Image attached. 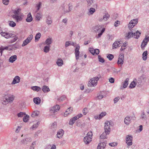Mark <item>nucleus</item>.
<instances>
[{
  "label": "nucleus",
  "mask_w": 149,
  "mask_h": 149,
  "mask_svg": "<svg viewBox=\"0 0 149 149\" xmlns=\"http://www.w3.org/2000/svg\"><path fill=\"white\" fill-rule=\"evenodd\" d=\"M72 3H69L68 4V10H65V9L64 10V12L65 13L69 12L71 10H72Z\"/></svg>",
  "instance_id": "nucleus-33"
},
{
  "label": "nucleus",
  "mask_w": 149,
  "mask_h": 149,
  "mask_svg": "<svg viewBox=\"0 0 149 149\" xmlns=\"http://www.w3.org/2000/svg\"><path fill=\"white\" fill-rule=\"evenodd\" d=\"M99 50L98 49H95V51L94 52V54H95L96 55H98L99 54Z\"/></svg>",
  "instance_id": "nucleus-64"
},
{
  "label": "nucleus",
  "mask_w": 149,
  "mask_h": 149,
  "mask_svg": "<svg viewBox=\"0 0 149 149\" xmlns=\"http://www.w3.org/2000/svg\"><path fill=\"white\" fill-rule=\"evenodd\" d=\"M20 77L18 76H17L14 78L11 84H15L19 83L20 82Z\"/></svg>",
  "instance_id": "nucleus-16"
},
{
  "label": "nucleus",
  "mask_w": 149,
  "mask_h": 149,
  "mask_svg": "<svg viewBox=\"0 0 149 149\" xmlns=\"http://www.w3.org/2000/svg\"><path fill=\"white\" fill-rule=\"evenodd\" d=\"M60 107L59 105H56L51 108L50 109V111L52 113H54L55 112L58 111L60 109Z\"/></svg>",
  "instance_id": "nucleus-8"
},
{
  "label": "nucleus",
  "mask_w": 149,
  "mask_h": 149,
  "mask_svg": "<svg viewBox=\"0 0 149 149\" xmlns=\"http://www.w3.org/2000/svg\"><path fill=\"white\" fill-rule=\"evenodd\" d=\"M135 81H136V78L134 79V81L131 83L129 86L130 88H133L135 87L136 84V83Z\"/></svg>",
  "instance_id": "nucleus-26"
},
{
  "label": "nucleus",
  "mask_w": 149,
  "mask_h": 149,
  "mask_svg": "<svg viewBox=\"0 0 149 149\" xmlns=\"http://www.w3.org/2000/svg\"><path fill=\"white\" fill-rule=\"evenodd\" d=\"M109 81L111 83H113L114 82V79L113 78L111 77L109 79Z\"/></svg>",
  "instance_id": "nucleus-63"
},
{
  "label": "nucleus",
  "mask_w": 149,
  "mask_h": 149,
  "mask_svg": "<svg viewBox=\"0 0 149 149\" xmlns=\"http://www.w3.org/2000/svg\"><path fill=\"white\" fill-rule=\"evenodd\" d=\"M12 37H14V38L12 39H11L10 40V41L9 42V43H12L15 42L18 39V38L17 36H12Z\"/></svg>",
  "instance_id": "nucleus-42"
},
{
  "label": "nucleus",
  "mask_w": 149,
  "mask_h": 149,
  "mask_svg": "<svg viewBox=\"0 0 149 149\" xmlns=\"http://www.w3.org/2000/svg\"><path fill=\"white\" fill-rule=\"evenodd\" d=\"M129 80V78H127L125 80L123 83V88H125L127 87L128 85V81Z\"/></svg>",
  "instance_id": "nucleus-31"
},
{
  "label": "nucleus",
  "mask_w": 149,
  "mask_h": 149,
  "mask_svg": "<svg viewBox=\"0 0 149 149\" xmlns=\"http://www.w3.org/2000/svg\"><path fill=\"white\" fill-rule=\"evenodd\" d=\"M103 97V96L100 93H98L97 95V97L99 99H101Z\"/></svg>",
  "instance_id": "nucleus-59"
},
{
  "label": "nucleus",
  "mask_w": 149,
  "mask_h": 149,
  "mask_svg": "<svg viewBox=\"0 0 149 149\" xmlns=\"http://www.w3.org/2000/svg\"><path fill=\"white\" fill-rule=\"evenodd\" d=\"M120 41H116L113 45V49H115L118 47H120L121 46Z\"/></svg>",
  "instance_id": "nucleus-21"
},
{
  "label": "nucleus",
  "mask_w": 149,
  "mask_h": 149,
  "mask_svg": "<svg viewBox=\"0 0 149 149\" xmlns=\"http://www.w3.org/2000/svg\"><path fill=\"white\" fill-rule=\"evenodd\" d=\"M124 59V55L123 54H120L119 56L117 62L118 65H122L123 64Z\"/></svg>",
  "instance_id": "nucleus-6"
},
{
  "label": "nucleus",
  "mask_w": 149,
  "mask_h": 149,
  "mask_svg": "<svg viewBox=\"0 0 149 149\" xmlns=\"http://www.w3.org/2000/svg\"><path fill=\"white\" fill-rule=\"evenodd\" d=\"M50 46H46L44 48V52L45 53L48 52L50 50Z\"/></svg>",
  "instance_id": "nucleus-41"
},
{
  "label": "nucleus",
  "mask_w": 149,
  "mask_h": 149,
  "mask_svg": "<svg viewBox=\"0 0 149 149\" xmlns=\"http://www.w3.org/2000/svg\"><path fill=\"white\" fill-rule=\"evenodd\" d=\"M9 22V25L10 26L14 27L16 25V23L13 21H10Z\"/></svg>",
  "instance_id": "nucleus-47"
},
{
  "label": "nucleus",
  "mask_w": 149,
  "mask_h": 149,
  "mask_svg": "<svg viewBox=\"0 0 149 149\" xmlns=\"http://www.w3.org/2000/svg\"><path fill=\"white\" fill-rule=\"evenodd\" d=\"M130 31L128 33H126L125 36L127 39H129L133 36V30H130Z\"/></svg>",
  "instance_id": "nucleus-10"
},
{
  "label": "nucleus",
  "mask_w": 149,
  "mask_h": 149,
  "mask_svg": "<svg viewBox=\"0 0 149 149\" xmlns=\"http://www.w3.org/2000/svg\"><path fill=\"white\" fill-rule=\"evenodd\" d=\"M33 100L34 102L37 104H39L40 103L41 100L39 97L34 98Z\"/></svg>",
  "instance_id": "nucleus-30"
},
{
  "label": "nucleus",
  "mask_w": 149,
  "mask_h": 149,
  "mask_svg": "<svg viewBox=\"0 0 149 149\" xmlns=\"http://www.w3.org/2000/svg\"><path fill=\"white\" fill-rule=\"evenodd\" d=\"M109 133H108V132L104 131V132L100 136V138L101 139H105L107 138V135L109 134Z\"/></svg>",
  "instance_id": "nucleus-24"
},
{
  "label": "nucleus",
  "mask_w": 149,
  "mask_h": 149,
  "mask_svg": "<svg viewBox=\"0 0 149 149\" xmlns=\"http://www.w3.org/2000/svg\"><path fill=\"white\" fill-rule=\"evenodd\" d=\"M132 137L130 135H128L126 138V142L127 145L131 146L132 145Z\"/></svg>",
  "instance_id": "nucleus-4"
},
{
  "label": "nucleus",
  "mask_w": 149,
  "mask_h": 149,
  "mask_svg": "<svg viewBox=\"0 0 149 149\" xmlns=\"http://www.w3.org/2000/svg\"><path fill=\"white\" fill-rule=\"evenodd\" d=\"M0 33L2 36L6 38H12V36L13 35L11 33H8L5 32H0Z\"/></svg>",
  "instance_id": "nucleus-9"
},
{
  "label": "nucleus",
  "mask_w": 149,
  "mask_h": 149,
  "mask_svg": "<svg viewBox=\"0 0 149 149\" xmlns=\"http://www.w3.org/2000/svg\"><path fill=\"white\" fill-rule=\"evenodd\" d=\"M101 77V76L100 74H99V75H98V77H94L93 78H92V79H93V80H95V84H97V81L99 80V78H100Z\"/></svg>",
  "instance_id": "nucleus-45"
},
{
  "label": "nucleus",
  "mask_w": 149,
  "mask_h": 149,
  "mask_svg": "<svg viewBox=\"0 0 149 149\" xmlns=\"http://www.w3.org/2000/svg\"><path fill=\"white\" fill-rule=\"evenodd\" d=\"M42 90L44 93H47L50 91L48 87L45 85L44 86L42 87Z\"/></svg>",
  "instance_id": "nucleus-29"
},
{
  "label": "nucleus",
  "mask_w": 149,
  "mask_h": 149,
  "mask_svg": "<svg viewBox=\"0 0 149 149\" xmlns=\"http://www.w3.org/2000/svg\"><path fill=\"white\" fill-rule=\"evenodd\" d=\"M112 121H107L105 123L104 125V130L105 131L108 132V133H110L111 129L110 128V125Z\"/></svg>",
  "instance_id": "nucleus-3"
},
{
  "label": "nucleus",
  "mask_w": 149,
  "mask_h": 149,
  "mask_svg": "<svg viewBox=\"0 0 149 149\" xmlns=\"http://www.w3.org/2000/svg\"><path fill=\"white\" fill-rule=\"evenodd\" d=\"M87 5L88 6H91L93 3V0H87Z\"/></svg>",
  "instance_id": "nucleus-55"
},
{
  "label": "nucleus",
  "mask_w": 149,
  "mask_h": 149,
  "mask_svg": "<svg viewBox=\"0 0 149 149\" xmlns=\"http://www.w3.org/2000/svg\"><path fill=\"white\" fill-rule=\"evenodd\" d=\"M46 22L48 25L51 24L52 23L51 18L49 17H46Z\"/></svg>",
  "instance_id": "nucleus-37"
},
{
  "label": "nucleus",
  "mask_w": 149,
  "mask_h": 149,
  "mask_svg": "<svg viewBox=\"0 0 149 149\" xmlns=\"http://www.w3.org/2000/svg\"><path fill=\"white\" fill-rule=\"evenodd\" d=\"M113 55L112 54H109L107 56V57L109 59L110 61H111L113 58Z\"/></svg>",
  "instance_id": "nucleus-53"
},
{
  "label": "nucleus",
  "mask_w": 149,
  "mask_h": 149,
  "mask_svg": "<svg viewBox=\"0 0 149 149\" xmlns=\"http://www.w3.org/2000/svg\"><path fill=\"white\" fill-rule=\"evenodd\" d=\"M77 117L75 116L71 119L69 121V124L71 125L73 124L74 123L75 121L77 120Z\"/></svg>",
  "instance_id": "nucleus-34"
},
{
  "label": "nucleus",
  "mask_w": 149,
  "mask_h": 149,
  "mask_svg": "<svg viewBox=\"0 0 149 149\" xmlns=\"http://www.w3.org/2000/svg\"><path fill=\"white\" fill-rule=\"evenodd\" d=\"M17 59V56L16 55L11 56L9 59V61L10 63H13Z\"/></svg>",
  "instance_id": "nucleus-22"
},
{
  "label": "nucleus",
  "mask_w": 149,
  "mask_h": 149,
  "mask_svg": "<svg viewBox=\"0 0 149 149\" xmlns=\"http://www.w3.org/2000/svg\"><path fill=\"white\" fill-rule=\"evenodd\" d=\"M141 33L138 31H137L136 32L133 33V36L134 38L137 39L140 37Z\"/></svg>",
  "instance_id": "nucleus-25"
},
{
  "label": "nucleus",
  "mask_w": 149,
  "mask_h": 149,
  "mask_svg": "<svg viewBox=\"0 0 149 149\" xmlns=\"http://www.w3.org/2000/svg\"><path fill=\"white\" fill-rule=\"evenodd\" d=\"M92 138L89 137L85 136L84 138V141L86 144H88L91 141Z\"/></svg>",
  "instance_id": "nucleus-19"
},
{
  "label": "nucleus",
  "mask_w": 149,
  "mask_h": 149,
  "mask_svg": "<svg viewBox=\"0 0 149 149\" xmlns=\"http://www.w3.org/2000/svg\"><path fill=\"white\" fill-rule=\"evenodd\" d=\"M72 111V108L71 107H70L68 108L65 112L64 113V116L65 117H66L67 116V115L70 113Z\"/></svg>",
  "instance_id": "nucleus-23"
},
{
  "label": "nucleus",
  "mask_w": 149,
  "mask_h": 149,
  "mask_svg": "<svg viewBox=\"0 0 149 149\" xmlns=\"http://www.w3.org/2000/svg\"><path fill=\"white\" fill-rule=\"evenodd\" d=\"M24 16V15L23 14L17 16H12V17L16 20L17 22H18L21 21L22 20Z\"/></svg>",
  "instance_id": "nucleus-7"
},
{
  "label": "nucleus",
  "mask_w": 149,
  "mask_h": 149,
  "mask_svg": "<svg viewBox=\"0 0 149 149\" xmlns=\"http://www.w3.org/2000/svg\"><path fill=\"white\" fill-rule=\"evenodd\" d=\"M29 115H26L23 118V120L25 122H26L29 119Z\"/></svg>",
  "instance_id": "nucleus-46"
},
{
  "label": "nucleus",
  "mask_w": 149,
  "mask_h": 149,
  "mask_svg": "<svg viewBox=\"0 0 149 149\" xmlns=\"http://www.w3.org/2000/svg\"><path fill=\"white\" fill-rule=\"evenodd\" d=\"M147 51H146L143 52L142 54L143 60L145 61L146 60L147 57Z\"/></svg>",
  "instance_id": "nucleus-39"
},
{
  "label": "nucleus",
  "mask_w": 149,
  "mask_h": 149,
  "mask_svg": "<svg viewBox=\"0 0 149 149\" xmlns=\"http://www.w3.org/2000/svg\"><path fill=\"white\" fill-rule=\"evenodd\" d=\"M24 115H26V114L22 112H20L19 113H18L17 115L18 117H22Z\"/></svg>",
  "instance_id": "nucleus-54"
},
{
  "label": "nucleus",
  "mask_w": 149,
  "mask_h": 149,
  "mask_svg": "<svg viewBox=\"0 0 149 149\" xmlns=\"http://www.w3.org/2000/svg\"><path fill=\"white\" fill-rule=\"evenodd\" d=\"M32 141V139L30 137H28L25 138L24 139L22 140L21 142L22 143L27 144L29 142H31Z\"/></svg>",
  "instance_id": "nucleus-17"
},
{
  "label": "nucleus",
  "mask_w": 149,
  "mask_h": 149,
  "mask_svg": "<svg viewBox=\"0 0 149 149\" xmlns=\"http://www.w3.org/2000/svg\"><path fill=\"white\" fill-rule=\"evenodd\" d=\"M149 41V37H147L146 36L145 38L143 39L141 45V47L142 49H143L144 47L147 45L148 42Z\"/></svg>",
  "instance_id": "nucleus-5"
},
{
  "label": "nucleus",
  "mask_w": 149,
  "mask_h": 149,
  "mask_svg": "<svg viewBox=\"0 0 149 149\" xmlns=\"http://www.w3.org/2000/svg\"><path fill=\"white\" fill-rule=\"evenodd\" d=\"M41 36V34L40 33H38L36 35L35 39V41L36 42L38 41V39L40 38Z\"/></svg>",
  "instance_id": "nucleus-44"
},
{
  "label": "nucleus",
  "mask_w": 149,
  "mask_h": 149,
  "mask_svg": "<svg viewBox=\"0 0 149 149\" xmlns=\"http://www.w3.org/2000/svg\"><path fill=\"white\" fill-rule=\"evenodd\" d=\"M75 55L76 59L77 60H78L79 59V56L80 52L79 50H75Z\"/></svg>",
  "instance_id": "nucleus-40"
},
{
  "label": "nucleus",
  "mask_w": 149,
  "mask_h": 149,
  "mask_svg": "<svg viewBox=\"0 0 149 149\" xmlns=\"http://www.w3.org/2000/svg\"><path fill=\"white\" fill-rule=\"evenodd\" d=\"M102 26L97 25L93 27V30L95 32H99L102 30Z\"/></svg>",
  "instance_id": "nucleus-14"
},
{
  "label": "nucleus",
  "mask_w": 149,
  "mask_h": 149,
  "mask_svg": "<svg viewBox=\"0 0 149 149\" xmlns=\"http://www.w3.org/2000/svg\"><path fill=\"white\" fill-rule=\"evenodd\" d=\"M21 9L20 8H18L17 9H15L13 10V13L14 14V15H13L12 16H17L19 15H23L22 14L21 12Z\"/></svg>",
  "instance_id": "nucleus-15"
},
{
  "label": "nucleus",
  "mask_w": 149,
  "mask_h": 149,
  "mask_svg": "<svg viewBox=\"0 0 149 149\" xmlns=\"http://www.w3.org/2000/svg\"><path fill=\"white\" fill-rule=\"evenodd\" d=\"M95 80L92 79H91L88 84V86H94L95 85H96L97 84H95Z\"/></svg>",
  "instance_id": "nucleus-27"
},
{
  "label": "nucleus",
  "mask_w": 149,
  "mask_h": 149,
  "mask_svg": "<svg viewBox=\"0 0 149 149\" xmlns=\"http://www.w3.org/2000/svg\"><path fill=\"white\" fill-rule=\"evenodd\" d=\"M105 30V29L104 28H103L102 29V30L100 31V33H99L98 35V38H99L102 35L104 31Z\"/></svg>",
  "instance_id": "nucleus-57"
},
{
  "label": "nucleus",
  "mask_w": 149,
  "mask_h": 149,
  "mask_svg": "<svg viewBox=\"0 0 149 149\" xmlns=\"http://www.w3.org/2000/svg\"><path fill=\"white\" fill-rule=\"evenodd\" d=\"M89 51L92 54H93V55H94V52L95 51V49H94L93 48H89Z\"/></svg>",
  "instance_id": "nucleus-61"
},
{
  "label": "nucleus",
  "mask_w": 149,
  "mask_h": 149,
  "mask_svg": "<svg viewBox=\"0 0 149 149\" xmlns=\"http://www.w3.org/2000/svg\"><path fill=\"white\" fill-rule=\"evenodd\" d=\"M106 143L105 142L100 143L97 147V149H104L106 146Z\"/></svg>",
  "instance_id": "nucleus-18"
},
{
  "label": "nucleus",
  "mask_w": 149,
  "mask_h": 149,
  "mask_svg": "<svg viewBox=\"0 0 149 149\" xmlns=\"http://www.w3.org/2000/svg\"><path fill=\"white\" fill-rule=\"evenodd\" d=\"M139 78L141 79L142 80H143L145 81L146 80V77L144 75H142Z\"/></svg>",
  "instance_id": "nucleus-58"
},
{
  "label": "nucleus",
  "mask_w": 149,
  "mask_h": 149,
  "mask_svg": "<svg viewBox=\"0 0 149 149\" xmlns=\"http://www.w3.org/2000/svg\"><path fill=\"white\" fill-rule=\"evenodd\" d=\"M33 38V36L31 34L29 35L27 38L23 41V43L22 45V46L24 47L27 45L31 41Z\"/></svg>",
  "instance_id": "nucleus-2"
},
{
  "label": "nucleus",
  "mask_w": 149,
  "mask_h": 149,
  "mask_svg": "<svg viewBox=\"0 0 149 149\" xmlns=\"http://www.w3.org/2000/svg\"><path fill=\"white\" fill-rule=\"evenodd\" d=\"M132 117L129 116H126L124 119V123L127 125H128L131 122Z\"/></svg>",
  "instance_id": "nucleus-13"
},
{
  "label": "nucleus",
  "mask_w": 149,
  "mask_h": 149,
  "mask_svg": "<svg viewBox=\"0 0 149 149\" xmlns=\"http://www.w3.org/2000/svg\"><path fill=\"white\" fill-rule=\"evenodd\" d=\"M137 19H133L131 20L128 24V28L130 30L133 28L138 23Z\"/></svg>",
  "instance_id": "nucleus-1"
},
{
  "label": "nucleus",
  "mask_w": 149,
  "mask_h": 149,
  "mask_svg": "<svg viewBox=\"0 0 149 149\" xmlns=\"http://www.w3.org/2000/svg\"><path fill=\"white\" fill-rule=\"evenodd\" d=\"M42 5V3L40 2L38 4H36V8H37V9L36 12H38L40 9Z\"/></svg>",
  "instance_id": "nucleus-43"
},
{
  "label": "nucleus",
  "mask_w": 149,
  "mask_h": 149,
  "mask_svg": "<svg viewBox=\"0 0 149 149\" xmlns=\"http://www.w3.org/2000/svg\"><path fill=\"white\" fill-rule=\"evenodd\" d=\"M64 131L62 129H61L59 130L57 134V137L59 138H61L63 136L64 134Z\"/></svg>",
  "instance_id": "nucleus-20"
},
{
  "label": "nucleus",
  "mask_w": 149,
  "mask_h": 149,
  "mask_svg": "<svg viewBox=\"0 0 149 149\" xmlns=\"http://www.w3.org/2000/svg\"><path fill=\"white\" fill-rule=\"evenodd\" d=\"M2 1L3 4L5 5H7L9 2V0H3Z\"/></svg>",
  "instance_id": "nucleus-60"
},
{
  "label": "nucleus",
  "mask_w": 149,
  "mask_h": 149,
  "mask_svg": "<svg viewBox=\"0 0 149 149\" xmlns=\"http://www.w3.org/2000/svg\"><path fill=\"white\" fill-rule=\"evenodd\" d=\"M14 96L12 95H9L8 96V97H6V100L8 102H12L13 101L14 99Z\"/></svg>",
  "instance_id": "nucleus-12"
},
{
  "label": "nucleus",
  "mask_w": 149,
  "mask_h": 149,
  "mask_svg": "<svg viewBox=\"0 0 149 149\" xmlns=\"http://www.w3.org/2000/svg\"><path fill=\"white\" fill-rule=\"evenodd\" d=\"M141 118L142 119L146 120L147 118L146 116L145 115L144 111H143L141 114Z\"/></svg>",
  "instance_id": "nucleus-52"
},
{
  "label": "nucleus",
  "mask_w": 149,
  "mask_h": 149,
  "mask_svg": "<svg viewBox=\"0 0 149 149\" xmlns=\"http://www.w3.org/2000/svg\"><path fill=\"white\" fill-rule=\"evenodd\" d=\"M88 112V110L86 108H84L82 110V112L84 115H86Z\"/></svg>",
  "instance_id": "nucleus-50"
},
{
  "label": "nucleus",
  "mask_w": 149,
  "mask_h": 149,
  "mask_svg": "<svg viewBox=\"0 0 149 149\" xmlns=\"http://www.w3.org/2000/svg\"><path fill=\"white\" fill-rule=\"evenodd\" d=\"M106 113L105 112H102L99 115V118H102V117L106 115Z\"/></svg>",
  "instance_id": "nucleus-56"
},
{
  "label": "nucleus",
  "mask_w": 149,
  "mask_h": 149,
  "mask_svg": "<svg viewBox=\"0 0 149 149\" xmlns=\"http://www.w3.org/2000/svg\"><path fill=\"white\" fill-rule=\"evenodd\" d=\"M98 56V59L99 62L102 63H103L104 62V60L103 58H102L101 57V56L100 55H99Z\"/></svg>",
  "instance_id": "nucleus-49"
},
{
  "label": "nucleus",
  "mask_w": 149,
  "mask_h": 149,
  "mask_svg": "<svg viewBox=\"0 0 149 149\" xmlns=\"http://www.w3.org/2000/svg\"><path fill=\"white\" fill-rule=\"evenodd\" d=\"M95 11V9L94 8H91L89 9L88 14L89 15H92Z\"/></svg>",
  "instance_id": "nucleus-36"
},
{
  "label": "nucleus",
  "mask_w": 149,
  "mask_h": 149,
  "mask_svg": "<svg viewBox=\"0 0 149 149\" xmlns=\"http://www.w3.org/2000/svg\"><path fill=\"white\" fill-rule=\"evenodd\" d=\"M120 99V97H117L115 98L114 99V103H116L118 102Z\"/></svg>",
  "instance_id": "nucleus-62"
},
{
  "label": "nucleus",
  "mask_w": 149,
  "mask_h": 149,
  "mask_svg": "<svg viewBox=\"0 0 149 149\" xmlns=\"http://www.w3.org/2000/svg\"><path fill=\"white\" fill-rule=\"evenodd\" d=\"M32 19L33 18L31 13H29L27 15V18L26 19V21L27 22H30L32 20Z\"/></svg>",
  "instance_id": "nucleus-28"
},
{
  "label": "nucleus",
  "mask_w": 149,
  "mask_h": 149,
  "mask_svg": "<svg viewBox=\"0 0 149 149\" xmlns=\"http://www.w3.org/2000/svg\"><path fill=\"white\" fill-rule=\"evenodd\" d=\"M38 111H33L32 113L31 116L32 117H34L36 116H38Z\"/></svg>",
  "instance_id": "nucleus-48"
},
{
  "label": "nucleus",
  "mask_w": 149,
  "mask_h": 149,
  "mask_svg": "<svg viewBox=\"0 0 149 149\" xmlns=\"http://www.w3.org/2000/svg\"><path fill=\"white\" fill-rule=\"evenodd\" d=\"M56 63L58 66H62L63 64V61L61 58L58 59L56 62Z\"/></svg>",
  "instance_id": "nucleus-35"
},
{
  "label": "nucleus",
  "mask_w": 149,
  "mask_h": 149,
  "mask_svg": "<svg viewBox=\"0 0 149 149\" xmlns=\"http://www.w3.org/2000/svg\"><path fill=\"white\" fill-rule=\"evenodd\" d=\"M31 89L33 90V91L37 92L40 91L41 89V88L40 87L37 86H35L32 87H31Z\"/></svg>",
  "instance_id": "nucleus-32"
},
{
  "label": "nucleus",
  "mask_w": 149,
  "mask_h": 149,
  "mask_svg": "<svg viewBox=\"0 0 149 149\" xmlns=\"http://www.w3.org/2000/svg\"><path fill=\"white\" fill-rule=\"evenodd\" d=\"M66 98V97L65 95H63L61 96L60 98L58 99V100L60 102L62 101L63 100H65Z\"/></svg>",
  "instance_id": "nucleus-51"
},
{
  "label": "nucleus",
  "mask_w": 149,
  "mask_h": 149,
  "mask_svg": "<svg viewBox=\"0 0 149 149\" xmlns=\"http://www.w3.org/2000/svg\"><path fill=\"white\" fill-rule=\"evenodd\" d=\"M52 42V39L51 38H48L46 39L45 43L47 45H49L51 44Z\"/></svg>",
  "instance_id": "nucleus-38"
},
{
  "label": "nucleus",
  "mask_w": 149,
  "mask_h": 149,
  "mask_svg": "<svg viewBox=\"0 0 149 149\" xmlns=\"http://www.w3.org/2000/svg\"><path fill=\"white\" fill-rule=\"evenodd\" d=\"M110 17V15L107 13H106L105 15L103 16V18H100L99 19V21H102L103 20L105 21L109 19Z\"/></svg>",
  "instance_id": "nucleus-11"
}]
</instances>
